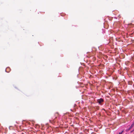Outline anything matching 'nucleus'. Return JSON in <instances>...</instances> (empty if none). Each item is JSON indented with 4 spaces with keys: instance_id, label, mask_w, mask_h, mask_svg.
Returning <instances> with one entry per match:
<instances>
[{
    "instance_id": "nucleus-1",
    "label": "nucleus",
    "mask_w": 134,
    "mask_h": 134,
    "mask_svg": "<svg viewBox=\"0 0 134 134\" xmlns=\"http://www.w3.org/2000/svg\"><path fill=\"white\" fill-rule=\"evenodd\" d=\"M104 101V100L102 98H100V99H98L97 100V103H99V104H100L101 105H102V102H103Z\"/></svg>"
},
{
    "instance_id": "nucleus-2",
    "label": "nucleus",
    "mask_w": 134,
    "mask_h": 134,
    "mask_svg": "<svg viewBox=\"0 0 134 134\" xmlns=\"http://www.w3.org/2000/svg\"><path fill=\"white\" fill-rule=\"evenodd\" d=\"M10 69L9 67L5 69V71L7 72H9L10 71Z\"/></svg>"
},
{
    "instance_id": "nucleus-3",
    "label": "nucleus",
    "mask_w": 134,
    "mask_h": 134,
    "mask_svg": "<svg viewBox=\"0 0 134 134\" xmlns=\"http://www.w3.org/2000/svg\"><path fill=\"white\" fill-rule=\"evenodd\" d=\"M134 124H132L130 127L127 129L129 131L134 126Z\"/></svg>"
},
{
    "instance_id": "nucleus-4",
    "label": "nucleus",
    "mask_w": 134,
    "mask_h": 134,
    "mask_svg": "<svg viewBox=\"0 0 134 134\" xmlns=\"http://www.w3.org/2000/svg\"><path fill=\"white\" fill-rule=\"evenodd\" d=\"M124 130H122L121 132H119V134H122V133L123 132Z\"/></svg>"
},
{
    "instance_id": "nucleus-5",
    "label": "nucleus",
    "mask_w": 134,
    "mask_h": 134,
    "mask_svg": "<svg viewBox=\"0 0 134 134\" xmlns=\"http://www.w3.org/2000/svg\"><path fill=\"white\" fill-rule=\"evenodd\" d=\"M130 25H132V26H131L132 27H133L134 26V25L132 24H130Z\"/></svg>"
},
{
    "instance_id": "nucleus-6",
    "label": "nucleus",
    "mask_w": 134,
    "mask_h": 134,
    "mask_svg": "<svg viewBox=\"0 0 134 134\" xmlns=\"http://www.w3.org/2000/svg\"><path fill=\"white\" fill-rule=\"evenodd\" d=\"M12 127V126H10L9 127V129L10 130H11L12 129L11 128V127Z\"/></svg>"
},
{
    "instance_id": "nucleus-7",
    "label": "nucleus",
    "mask_w": 134,
    "mask_h": 134,
    "mask_svg": "<svg viewBox=\"0 0 134 134\" xmlns=\"http://www.w3.org/2000/svg\"><path fill=\"white\" fill-rule=\"evenodd\" d=\"M134 131V128L133 129V130H132V132H133V131Z\"/></svg>"
},
{
    "instance_id": "nucleus-8",
    "label": "nucleus",
    "mask_w": 134,
    "mask_h": 134,
    "mask_svg": "<svg viewBox=\"0 0 134 134\" xmlns=\"http://www.w3.org/2000/svg\"><path fill=\"white\" fill-rule=\"evenodd\" d=\"M103 110H105V109H103Z\"/></svg>"
},
{
    "instance_id": "nucleus-9",
    "label": "nucleus",
    "mask_w": 134,
    "mask_h": 134,
    "mask_svg": "<svg viewBox=\"0 0 134 134\" xmlns=\"http://www.w3.org/2000/svg\"><path fill=\"white\" fill-rule=\"evenodd\" d=\"M132 124H134V122H133V123Z\"/></svg>"
}]
</instances>
